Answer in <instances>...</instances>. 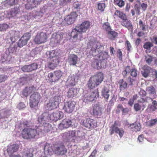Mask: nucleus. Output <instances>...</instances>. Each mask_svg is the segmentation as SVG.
<instances>
[{
	"label": "nucleus",
	"mask_w": 157,
	"mask_h": 157,
	"mask_svg": "<svg viewBox=\"0 0 157 157\" xmlns=\"http://www.w3.org/2000/svg\"><path fill=\"white\" fill-rule=\"evenodd\" d=\"M63 117V113L60 111H57L53 112L52 113L49 114L48 120L56 121L61 119Z\"/></svg>",
	"instance_id": "dca6fc26"
},
{
	"label": "nucleus",
	"mask_w": 157,
	"mask_h": 157,
	"mask_svg": "<svg viewBox=\"0 0 157 157\" xmlns=\"http://www.w3.org/2000/svg\"><path fill=\"white\" fill-rule=\"evenodd\" d=\"M44 150L45 153L50 155L52 154V152L53 151V149L52 148L51 144L47 143H46L45 145Z\"/></svg>",
	"instance_id": "72a5a7b5"
},
{
	"label": "nucleus",
	"mask_w": 157,
	"mask_h": 157,
	"mask_svg": "<svg viewBox=\"0 0 157 157\" xmlns=\"http://www.w3.org/2000/svg\"><path fill=\"white\" fill-rule=\"evenodd\" d=\"M121 24L127 28L128 30L132 31L133 30V26L131 21L126 18L125 20H123L121 22Z\"/></svg>",
	"instance_id": "a878e982"
},
{
	"label": "nucleus",
	"mask_w": 157,
	"mask_h": 157,
	"mask_svg": "<svg viewBox=\"0 0 157 157\" xmlns=\"http://www.w3.org/2000/svg\"><path fill=\"white\" fill-rule=\"evenodd\" d=\"M33 154L31 153L29 149H27L23 153V157H32Z\"/></svg>",
	"instance_id": "09e8293b"
},
{
	"label": "nucleus",
	"mask_w": 157,
	"mask_h": 157,
	"mask_svg": "<svg viewBox=\"0 0 157 157\" xmlns=\"http://www.w3.org/2000/svg\"><path fill=\"white\" fill-rule=\"evenodd\" d=\"M76 103L73 101L70 100L65 103L63 109L67 113H71L74 110Z\"/></svg>",
	"instance_id": "4468645a"
},
{
	"label": "nucleus",
	"mask_w": 157,
	"mask_h": 157,
	"mask_svg": "<svg viewBox=\"0 0 157 157\" xmlns=\"http://www.w3.org/2000/svg\"><path fill=\"white\" fill-rule=\"evenodd\" d=\"M122 52L120 49H118L117 52V56L120 59L122 58Z\"/></svg>",
	"instance_id": "0e129e2a"
},
{
	"label": "nucleus",
	"mask_w": 157,
	"mask_h": 157,
	"mask_svg": "<svg viewBox=\"0 0 157 157\" xmlns=\"http://www.w3.org/2000/svg\"><path fill=\"white\" fill-rule=\"evenodd\" d=\"M30 122V121L27 120H24L21 122V125H22L24 127V128L22 130V131L25 128L29 126H31L29 125Z\"/></svg>",
	"instance_id": "8fccbe9b"
},
{
	"label": "nucleus",
	"mask_w": 157,
	"mask_h": 157,
	"mask_svg": "<svg viewBox=\"0 0 157 157\" xmlns=\"http://www.w3.org/2000/svg\"><path fill=\"white\" fill-rule=\"evenodd\" d=\"M78 79V77L76 75H71L69 76L66 82L67 86H75Z\"/></svg>",
	"instance_id": "412c9836"
},
{
	"label": "nucleus",
	"mask_w": 157,
	"mask_h": 157,
	"mask_svg": "<svg viewBox=\"0 0 157 157\" xmlns=\"http://www.w3.org/2000/svg\"><path fill=\"white\" fill-rule=\"evenodd\" d=\"M76 132V131L75 130L69 131L66 132V135L69 138H72L75 136Z\"/></svg>",
	"instance_id": "de8ad7c7"
},
{
	"label": "nucleus",
	"mask_w": 157,
	"mask_h": 157,
	"mask_svg": "<svg viewBox=\"0 0 157 157\" xmlns=\"http://www.w3.org/2000/svg\"><path fill=\"white\" fill-rule=\"evenodd\" d=\"M47 36L45 33L41 32L37 33L35 36L33 41L36 44H40L47 41Z\"/></svg>",
	"instance_id": "9d476101"
},
{
	"label": "nucleus",
	"mask_w": 157,
	"mask_h": 157,
	"mask_svg": "<svg viewBox=\"0 0 157 157\" xmlns=\"http://www.w3.org/2000/svg\"><path fill=\"white\" fill-rule=\"evenodd\" d=\"M113 3L120 8L123 7L125 5V2L123 0H113Z\"/></svg>",
	"instance_id": "79ce46f5"
},
{
	"label": "nucleus",
	"mask_w": 157,
	"mask_h": 157,
	"mask_svg": "<svg viewBox=\"0 0 157 157\" xmlns=\"http://www.w3.org/2000/svg\"><path fill=\"white\" fill-rule=\"evenodd\" d=\"M78 59L77 56L74 54H71L68 56L67 61L70 65L75 66L78 63Z\"/></svg>",
	"instance_id": "4be33fe9"
},
{
	"label": "nucleus",
	"mask_w": 157,
	"mask_h": 157,
	"mask_svg": "<svg viewBox=\"0 0 157 157\" xmlns=\"http://www.w3.org/2000/svg\"><path fill=\"white\" fill-rule=\"evenodd\" d=\"M17 2V0H7L6 4L8 5L12 6Z\"/></svg>",
	"instance_id": "6e6d98bb"
},
{
	"label": "nucleus",
	"mask_w": 157,
	"mask_h": 157,
	"mask_svg": "<svg viewBox=\"0 0 157 157\" xmlns=\"http://www.w3.org/2000/svg\"><path fill=\"white\" fill-rule=\"evenodd\" d=\"M146 90L150 95L155 96L156 95V91L155 88L152 86L147 87Z\"/></svg>",
	"instance_id": "c9c22d12"
},
{
	"label": "nucleus",
	"mask_w": 157,
	"mask_h": 157,
	"mask_svg": "<svg viewBox=\"0 0 157 157\" xmlns=\"http://www.w3.org/2000/svg\"><path fill=\"white\" fill-rule=\"evenodd\" d=\"M37 4L35 0H27V2L25 5V8L27 10L32 9L36 7Z\"/></svg>",
	"instance_id": "c85d7f7f"
},
{
	"label": "nucleus",
	"mask_w": 157,
	"mask_h": 157,
	"mask_svg": "<svg viewBox=\"0 0 157 157\" xmlns=\"http://www.w3.org/2000/svg\"><path fill=\"white\" fill-rule=\"evenodd\" d=\"M102 27L103 29L107 32L112 30L110 24L108 22L104 23L102 25Z\"/></svg>",
	"instance_id": "a18cd8bd"
},
{
	"label": "nucleus",
	"mask_w": 157,
	"mask_h": 157,
	"mask_svg": "<svg viewBox=\"0 0 157 157\" xmlns=\"http://www.w3.org/2000/svg\"><path fill=\"white\" fill-rule=\"evenodd\" d=\"M132 130L135 132L139 131L141 128L140 124L135 123L131 124L129 127Z\"/></svg>",
	"instance_id": "f704fd0d"
},
{
	"label": "nucleus",
	"mask_w": 157,
	"mask_h": 157,
	"mask_svg": "<svg viewBox=\"0 0 157 157\" xmlns=\"http://www.w3.org/2000/svg\"><path fill=\"white\" fill-rule=\"evenodd\" d=\"M77 136L79 138H83L84 137L85 133L82 131H78L77 132Z\"/></svg>",
	"instance_id": "e2e57ef3"
},
{
	"label": "nucleus",
	"mask_w": 157,
	"mask_h": 157,
	"mask_svg": "<svg viewBox=\"0 0 157 157\" xmlns=\"http://www.w3.org/2000/svg\"><path fill=\"white\" fill-rule=\"evenodd\" d=\"M109 89L105 86L104 87L101 91L102 96L104 97L105 99L106 100L108 99L109 96Z\"/></svg>",
	"instance_id": "e433bc0d"
},
{
	"label": "nucleus",
	"mask_w": 157,
	"mask_h": 157,
	"mask_svg": "<svg viewBox=\"0 0 157 157\" xmlns=\"http://www.w3.org/2000/svg\"><path fill=\"white\" fill-rule=\"evenodd\" d=\"M60 53L59 49L47 51L46 53V57L50 59H59V56Z\"/></svg>",
	"instance_id": "f3484780"
},
{
	"label": "nucleus",
	"mask_w": 157,
	"mask_h": 157,
	"mask_svg": "<svg viewBox=\"0 0 157 157\" xmlns=\"http://www.w3.org/2000/svg\"><path fill=\"white\" fill-rule=\"evenodd\" d=\"M139 94L142 97H145L147 95L146 92L143 90H141L139 92Z\"/></svg>",
	"instance_id": "69168bd1"
},
{
	"label": "nucleus",
	"mask_w": 157,
	"mask_h": 157,
	"mask_svg": "<svg viewBox=\"0 0 157 157\" xmlns=\"http://www.w3.org/2000/svg\"><path fill=\"white\" fill-rule=\"evenodd\" d=\"M107 35L109 39L113 40L117 38L118 33L116 32L112 29L107 33Z\"/></svg>",
	"instance_id": "cd10ccee"
},
{
	"label": "nucleus",
	"mask_w": 157,
	"mask_h": 157,
	"mask_svg": "<svg viewBox=\"0 0 157 157\" xmlns=\"http://www.w3.org/2000/svg\"><path fill=\"white\" fill-rule=\"evenodd\" d=\"M72 123L70 120L66 118L63 120L61 123L59 124V128L60 129L68 128L72 126Z\"/></svg>",
	"instance_id": "aec40b11"
},
{
	"label": "nucleus",
	"mask_w": 157,
	"mask_h": 157,
	"mask_svg": "<svg viewBox=\"0 0 157 157\" xmlns=\"http://www.w3.org/2000/svg\"><path fill=\"white\" fill-rule=\"evenodd\" d=\"M130 71V67L127 66L125 67V69L122 72V75L123 78L120 79L118 82L119 86V89L121 91L124 90L128 87V83L129 85L132 86L135 79L132 78L130 76L127 77L128 72H129Z\"/></svg>",
	"instance_id": "f03ea898"
},
{
	"label": "nucleus",
	"mask_w": 157,
	"mask_h": 157,
	"mask_svg": "<svg viewBox=\"0 0 157 157\" xmlns=\"http://www.w3.org/2000/svg\"><path fill=\"white\" fill-rule=\"evenodd\" d=\"M8 28V25L6 24H0V31H5Z\"/></svg>",
	"instance_id": "864d4df0"
},
{
	"label": "nucleus",
	"mask_w": 157,
	"mask_h": 157,
	"mask_svg": "<svg viewBox=\"0 0 157 157\" xmlns=\"http://www.w3.org/2000/svg\"><path fill=\"white\" fill-rule=\"evenodd\" d=\"M98 6L99 10L103 11L105 7V4L104 3H99L98 4Z\"/></svg>",
	"instance_id": "bf43d9fd"
},
{
	"label": "nucleus",
	"mask_w": 157,
	"mask_h": 157,
	"mask_svg": "<svg viewBox=\"0 0 157 157\" xmlns=\"http://www.w3.org/2000/svg\"><path fill=\"white\" fill-rule=\"evenodd\" d=\"M40 94L38 93H35L31 95L29 102L30 107L33 108L37 106L40 101Z\"/></svg>",
	"instance_id": "9b49d317"
},
{
	"label": "nucleus",
	"mask_w": 157,
	"mask_h": 157,
	"mask_svg": "<svg viewBox=\"0 0 157 157\" xmlns=\"http://www.w3.org/2000/svg\"><path fill=\"white\" fill-rule=\"evenodd\" d=\"M54 73L57 81L61 79L63 75V72L59 70L54 71Z\"/></svg>",
	"instance_id": "37998d69"
},
{
	"label": "nucleus",
	"mask_w": 157,
	"mask_h": 157,
	"mask_svg": "<svg viewBox=\"0 0 157 157\" xmlns=\"http://www.w3.org/2000/svg\"><path fill=\"white\" fill-rule=\"evenodd\" d=\"M79 90L76 88H71L69 89L67 93L68 98L75 97L79 92Z\"/></svg>",
	"instance_id": "393cba45"
},
{
	"label": "nucleus",
	"mask_w": 157,
	"mask_h": 157,
	"mask_svg": "<svg viewBox=\"0 0 157 157\" xmlns=\"http://www.w3.org/2000/svg\"><path fill=\"white\" fill-rule=\"evenodd\" d=\"M34 89L35 87L33 86L25 87L22 91V94L24 97H27L29 94L34 91Z\"/></svg>",
	"instance_id": "c756f323"
},
{
	"label": "nucleus",
	"mask_w": 157,
	"mask_h": 157,
	"mask_svg": "<svg viewBox=\"0 0 157 157\" xmlns=\"http://www.w3.org/2000/svg\"><path fill=\"white\" fill-rule=\"evenodd\" d=\"M90 22L86 21L82 22L80 26H78L77 28L82 33H85L90 28Z\"/></svg>",
	"instance_id": "b1692460"
},
{
	"label": "nucleus",
	"mask_w": 157,
	"mask_h": 157,
	"mask_svg": "<svg viewBox=\"0 0 157 157\" xmlns=\"http://www.w3.org/2000/svg\"><path fill=\"white\" fill-rule=\"evenodd\" d=\"M52 129L51 124L45 123L38 126H30L25 128L21 131L20 135L24 139L31 140L35 139L40 133H46L51 131Z\"/></svg>",
	"instance_id": "f257e3e1"
},
{
	"label": "nucleus",
	"mask_w": 157,
	"mask_h": 157,
	"mask_svg": "<svg viewBox=\"0 0 157 157\" xmlns=\"http://www.w3.org/2000/svg\"><path fill=\"white\" fill-rule=\"evenodd\" d=\"M78 16L76 12H72L65 17L64 21L67 25L72 24L76 21Z\"/></svg>",
	"instance_id": "a211bd4d"
},
{
	"label": "nucleus",
	"mask_w": 157,
	"mask_h": 157,
	"mask_svg": "<svg viewBox=\"0 0 157 157\" xmlns=\"http://www.w3.org/2000/svg\"><path fill=\"white\" fill-rule=\"evenodd\" d=\"M49 114L48 113H44L40 115L38 118V122L41 124L45 123L44 122L48 120Z\"/></svg>",
	"instance_id": "7c9ffc66"
},
{
	"label": "nucleus",
	"mask_w": 157,
	"mask_h": 157,
	"mask_svg": "<svg viewBox=\"0 0 157 157\" xmlns=\"http://www.w3.org/2000/svg\"><path fill=\"white\" fill-rule=\"evenodd\" d=\"M130 75L131 76L134 77L137 76V71L135 68H133L132 69H130ZM128 73H129V72Z\"/></svg>",
	"instance_id": "603ef678"
},
{
	"label": "nucleus",
	"mask_w": 157,
	"mask_h": 157,
	"mask_svg": "<svg viewBox=\"0 0 157 157\" xmlns=\"http://www.w3.org/2000/svg\"><path fill=\"white\" fill-rule=\"evenodd\" d=\"M31 37V34L30 33L27 32L25 33L18 41V46L20 48H21L26 45Z\"/></svg>",
	"instance_id": "f8f14e48"
},
{
	"label": "nucleus",
	"mask_w": 157,
	"mask_h": 157,
	"mask_svg": "<svg viewBox=\"0 0 157 157\" xmlns=\"http://www.w3.org/2000/svg\"><path fill=\"white\" fill-rule=\"evenodd\" d=\"M151 69V68L147 65L144 66L143 68V71H141L143 76L145 78L147 77L150 73Z\"/></svg>",
	"instance_id": "473e14b6"
},
{
	"label": "nucleus",
	"mask_w": 157,
	"mask_h": 157,
	"mask_svg": "<svg viewBox=\"0 0 157 157\" xmlns=\"http://www.w3.org/2000/svg\"><path fill=\"white\" fill-rule=\"evenodd\" d=\"M114 14L122 20H125L127 18L125 14L119 10H117L114 13Z\"/></svg>",
	"instance_id": "ea45409f"
},
{
	"label": "nucleus",
	"mask_w": 157,
	"mask_h": 157,
	"mask_svg": "<svg viewBox=\"0 0 157 157\" xmlns=\"http://www.w3.org/2000/svg\"><path fill=\"white\" fill-rule=\"evenodd\" d=\"M148 108L149 109L150 111H154L157 109V107L152 105H149L148 106Z\"/></svg>",
	"instance_id": "774afa93"
},
{
	"label": "nucleus",
	"mask_w": 157,
	"mask_h": 157,
	"mask_svg": "<svg viewBox=\"0 0 157 157\" xmlns=\"http://www.w3.org/2000/svg\"><path fill=\"white\" fill-rule=\"evenodd\" d=\"M103 46L98 43H94L91 48V52L93 56H98L100 60L106 59L108 57L107 52H102Z\"/></svg>",
	"instance_id": "20e7f679"
},
{
	"label": "nucleus",
	"mask_w": 157,
	"mask_h": 157,
	"mask_svg": "<svg viewBox=\"0 0 157 157\" xmlns=\"http://www.w3.org/2000/svg\"><path fill=\"white\" fill-rule=\"evenodd\" d=\"M104 78V75L101 72H98L92 76L87 83L89 89H92L99 86L103 82Z\"/></svg>",
	"instance_id": "7ed1b4c3"
},
{
	"label": "nucleus",
	"mask_w": 157,
	"mask_h": 157,
	"mask_svg": "<svg viewBox=\"0 0 157 157\" xmlns=\"http://www.w3.org/2000/svg\"><path fill=\"white\" fill-rule=\"evenodd\" d=\"M125 109L123 108V105L121 104H119L117 107V109L116 110V112L117 113H119L121 111H122L123 113L124 112Z\"/></svg>",
	"instance_id": "4d7b16f0"
},
{
	"label": "nucleus",
	"mask_w": 157,
	"mask_h": 157,
	"mask_svg": "<svg viewBox=\"0 0 157 157\" xmlns=\"http://www.w3.org/2000/svg\"><path fill=\"white\" fill-rule=\"evenodd\" d=\"M82 125L89 129H92L97 126V122L94 120L90 118L84 120L82 122Z\"/></svg>",
	"instance_id": "2eb2a0df"
},
{
	"label": "nucleus",
	"mask_w": 157,
	"mask_h": 157,
	"mask_svg": "<svg viewBox=\"0 0 157 157\" xmlns=\"http://www.w3.org/2000/svg\"><path fill=\"white\" fill-rule=\"evenodd\" d=\"M47 79L50 82H57L54 71L53 72H50L48 74Z\"/></svg>",
	"instance_id": "4c0bfd02"
},
{
	"label": "nucleus",
	"mask_w": 157,
	"mask_h": 157,
	"mask_svg": "<svg viewBox=\"0 0 157 157\" xmlns=\"http://www.w3.org/2000/svg\"><path fill=\"white\" fill-rule=\"evenodd\" d=\"M93 112L94 115L96 116H100L102 114L101 108L97 104L94 105Z\"/></svg>",
	"instance_id": "2f4dec72"
},
{
	"label": "nucleus",
	"mask_w": 157,
	"mask_h": 157,
	"mask_svg": "<svg viewBox=\"0 0 157 157\" xmlns=\"http://www.w3.org/2000/svg\"><path fill=\"white\" fill-rule=\"evenodd\" d=\"M99 96L98 89L93 91H90L84 95V101L86 102L92 101Z\"/></svg>",
	"instance_id": "6e6552de"
},
{
	"label": "nucleus",
	"mask_w": 157,
	"mask_h": 157,
	"mask_svg": "<svg viewBox=\"0 0 157 157\" xmlns=\"http://www.w3.org/2000/svg\"><path fill=\"white\" fill-rule=\"evenodd\" d=\"M144 61L146 63L149 65H151L153 61L154 58L151 55H147L144 56Z\"/></svg>",
	"instance_id": "a19ab883"
},
{
	"label": "nucleus",
	"mask_w": 157,
	"mask_h": 157,
	"mask_svg": "<svg viewBox=\"0 0 157 157\" xmlns=\"http://www.w3.org/2000/svg\"><path fill=\"white\" fill-rule=\"evenodd\" d=\"M93 64L95 65L94 68L97 69H100L101 67V62L100 61L97 60L93 62Z\"/></svg>",
	"instance_id": "3c124183"
},
{
	"label": "nucleus",
	"mask_w": 157,
	"mask_h": 157,
	"mask_svg": "<svg viewBox=\"0 0 157 157\" xmlns=\"http://www.w3.org/2000/svg\"><path fill=\"white\" fill-rule=\"evenodd\" d=\"M38 65L36 63H33L30 65L23 66L21 68L22 70L25 72H29L37 69Z\"/></svg>",
	"instance_id": "6ab92c4d"
},
{
	"label": "nucleus",
	"mask_w": 157,
	"mask_h": 157,
	"mask_svg": "<svg viewBox=\"0 0 157 157\" xmlns=\"http://www.w3.org/2000/svg\"><path fill=\"white\" fill-rule=\"evenodd\" d=\"M59 63V59H50L48 62L47 67L51 70H53L57 67Z\"/></svg>",
	"instance_id": "5701e85b"
},
{
	"label": "nucleus",
	"mask_w": 157,
	"mask_h": 157,
	"mask_svg": "<svg viewBox=\"0 0 157 157\" xmlns=\"http://www.w3.org/2000/svg\"><path fill=\"white\" fill-rule=\"evenodd\" d=\"M121 125L120 121H115L114 124L109 127V134L112 135L115 133L118 134L120 138H122L124 132V129L122 128H119L118 127Z\"/></svg>",
	"instance_id": "39448f33"
},
{
	"label": "nucleus",
	"mask_w": 157,
	"mask_h": 157,
	"mask_svg": "<svg viewBox=\"0 0 157 157\" xmlns=\"http://www.w3.org/2000/svg\"><path fill=\"white\" fill-rule=\"evenodd\" d=\"M77 28L78 26H76L75 28L73 29L70 35V39L74 42H79L83 39L82 33Z\"/></svg>",
	"instance_id": "423d86ee"
},
{
	"label": "nucleus",
	"mask_w": 157,
	"mask_h": 157,
	"mask_svg": "<svg viewBox=\"0 0 157 157\" xmlns=\"http://www.w3.org/2000/svg\"><path fill=\"white\" fill-rule=\"evenodd\" d=\"M67 149L65 147V145L63 143L58 144L54 146L53 152L59 155H65L67 153Z\"/></svg>",
	"instance_id": "1a4fd4ad"
},
{
	"label": "nucleus",
	"mask_w": 157,
	"mask_h": 157,
	"mask_svg": "<svg viewBox=\"0 0 157 157\" xmlns=\"http://www.w3.org/2000/svg\"><path fill=\"white\" fill-rule=\"evenodd\" d=\"M19 147V145L18 144H14L9 146L6 150L9 154H12L17 152Z\"/></svg>",
	"instance_id": "bb28decb"
},
{
	"label": "nucleus",
	"mask_w": 157,
	"mask_h": 157,
	"mask_svg": "<svg viewBox=\"0 0 157 157\" xmlns=\"http://www.w3.org/2000/svg\"><path fill=\"white\" fill-rule=\"evenodd\" d=\"M54 38L55 40H56V41L55 40V42H56V43H58L61 39H62V37L59 34H56Z\"/></svg>",
	"instance_id": "052dcab7"
},
{
	"label": "nucleus",
	"mask_w": 157,
	"mask_h": 157,
	"mask_svg": "<svg viewBox=\"0 0 157 157\" xmlns=\"http://www.w3.org/2000/svg\"><path fill=\"white\" fill-rule=\"evenodd\" d=\"M139 25L140 29L144 32L146 31L148 28V25L147 24L141 20L139 21Z\"/></svg>",
	"instance_id": "58836bf2"
},
{
	"label": "nucleus",
	"mask_w": 157,
	"mask_h": 157,
	"mask_svg": "<svg viewBox=\"0 0 157 157\" xmlns=\"http://www.w3.org/2000/svg\"><path fill=\"white\" fill-rule=\"evenodd\" d=\"M7 78V76L6 75H0V83L5 81Z\"/></svg>",
	"instance_id": "680f3d73"
},
{
	"label": "nucleus",
	"mask_w": 157,
	"mask_h": 157,
	"mask_svg": "<svg viewBox=\"0 0 157 157\" xmlns=\"http://www.w3.org/2000/svg\"><path fill=\"white\" fill-rule=\"evenodd\" d=\"M134 7L136 11V14L138 15H140V8L139 5L136 4L135 5Z\"/></svg>",
	"instance_id": "13d9d810"
},
{
	"label": "nucleus",
	"mask_w": 157,
	"mask_h": 157,
	"mask_svg": "<svg viewBox=\"0 0 157 157\" xmlns=\"http://www.w3.org/2000/svg\"><path fill=\"white\" fill-rule=\"evenodd\" d=\"M8 113L9 110H2L1 111H0V118H3L5 117H7L9 115L8 114Z\"/></svg>",
	"instance_id": "49530a36"
},
{
	"label": "nucleus",
	"mask_w": 157,
	"mask_h": 157,
	"mask_svg": "<svg viewBox=\"0 0 157 157\" xmlns=\"http://www.w3.org/2000/svg\"><path fill=\"white\" fill-rule=\"evenodd\" d=\"M138 103L134 104V109L136 111L141 110H143L146 106L147 100L144 98H141L138 100Z\"/></svg>",
	"instance_id": "ddd939ff"
},
{
	"label": "nucleus",
	"mask_w": 157,
	"mask_h": 157,
	"mask_svg": "<svg viewBox=\"0 0 157 157\" xmlns=\"http://www.w3.org/2000/svg\"><path fill=\"white\" fill-rule=\"evenodd\" d=\"M153 46V44L152 43L150 42H147L144 44L143 45V48L147 50H146L145 52H147V50H150L151 47Z\"/></svg>",
	"instance_id": "c03bdc74"
},
{
	"label": "nucleus",
	"mask_w": 157,
	"mask_h": 157,
	"mask_svg": "<svg viewBox=\"0 0 157 157\" xmlns=\"http://www.w3.org/2000/svg\"><path fill=\"white\" fill-rule=\"evenodd\" d=\"M18 12V9L17 8H14L12 9L11 11L10 12V14L12 17H14L16 16Z\"/></svg>",
	"instance_id": "5fc2aeb1"
},
{
	"label": "nucleus",
	"mask_w": 157,
	"mask_h": 157,
	"mask_svg": "<svg viewBox=\"0 0 157 157\" xmlns=\"http://www.w3.org/2000/svg\"><path fill=\"white\" fill-rule=\"evenodd\" d=\"M25 107V105L23 102L20 103L17 106V108L19 109H22Z\"/></svg>",
	"instance_id": "338daca9"
},
{
	"label": "nucleus",
	"mask_w": 157,
	"mask_h": 157,
	"mask_svg": "<svg viewBox=\"0 0 157 157\" xmlns=\"http://www.w3.org/2000/svg\"><path fill=\"white\" fill-rule=\"evenodd\" d=\"M60 101V97L56 96L49 100V103L46 105V108L50 110L56 108L59 106Z\"/></svg>",
	"instance_id": "0eeeda50"
}]
</instances>
